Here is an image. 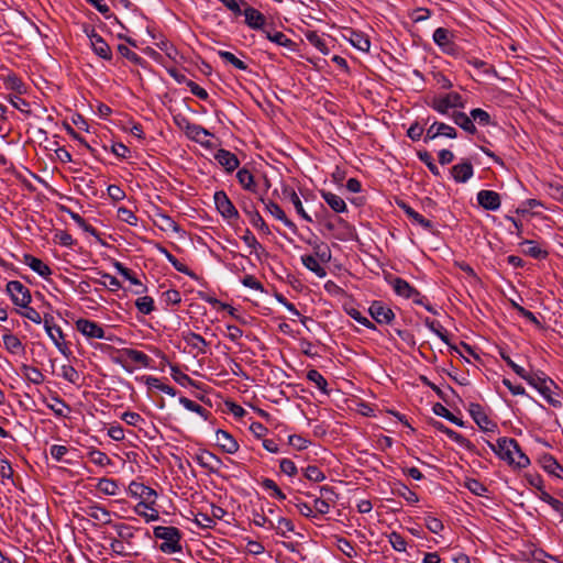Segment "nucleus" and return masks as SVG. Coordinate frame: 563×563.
Masks as SVG:
<instances>
[{
    "instance_id": "54",
    "label": "nucleus",
    "mask_w": 563,
    "mask_h": 563,
    "mask_svg": "<svg viewBox=\"0 0 563 563\" xmlns=\"http://www.w3.org/2000/svg\"><path fill=\"white\" fill-rule=\"evenodd\" d=\"M273 529L276 530L277 534L287 537L288 532H292L295 530V526L291 520L279 517L275 523V528Z\"/></svg>"
},
{
    "instance_id": "26",
    "label": "nucleus",
    "mask_w": 563,
    "mask_h": 563,
    "mask_svg": "<svg viewBox=\"0 0 563 563\" xmlns=\"http://www.w3.org/2000/svg\"><path fill=\"white\" fill-rule=\"evenodd\" d=\"M283 196L286 200L292 203L295 207L297 213L307 222H312L311 217L305 211L302 202L299 198V196L296 194V191L292 188H285L283 190Z\"/></svg>"
},
{
    "instance_id": "34",
    "label": "nucleus",
    "mask_w": 563,
    "mask_h": 563,
    "mask_svg": "<svg viewBox=\"0 0 563 563\" xmlns=\"http://www.w3.org/2000/svg\"><path fill=\"white\" fill-rule=\"evenodd\" d=\"M154 505H146L145 503H139L134 507L136 515L145 519L146 522L156 521L159 519V512L156 510Z\"/></svg>"
},
{
    "instance_id": "51",
    "label": "nucleus",
    "mask_w": 563,
    "mask_h": 563,
    "mask_svg": "<svg viewBox=\"0 0 563 563\" xmlns=\"http://www.w3.org/2000/svg\"><path fill=\"white\" fill-rule=\"evenodd\" d=\"M88 457L90 460V462H92L93 464L98 465V466H108L111 464V460L110 457L104 453V452H101L97 449H92L88 452Z\"/></svg>"
},
{
    "instance_id": "1",
    "label": "nucleus",
    "mask_w": 563,
    "mask_h": 563,
    "mask_svg": "<svg viewBox=\"0 0 563 563\" xmlns=\"http://www.w3.org/2000/svg\"><path fill=\"white\" fill-rule=\"evenodd\" d=\"M489 448L510 466L526 468L530 464L529 457L521 451L518 442L512 438H499L495 444L489 443Z\"/></svg>"
},
{
    "instance_id": "42",
    "label": "nucleus",
    "mask_w": 563,
    "mask_h": 563,
    "mask_svg": "<svg viewBox=\"0 0 563 563\" xmlns=\"http://www.w3.org/2000/svg\"><path fill=\"white\" fill-rule=\"evenodd\" d=\"M219 57L228 63L231 64L233 67L240 70H247L249 66L246 63H244L242 59L238 58L234 54L228 51H218Z\"/></svg>"
},
{
    "instance_id": "4",
    "label": "nucleus",
    "mask_w": 563,
    "mask_h": 563,
    "mask_svg": "<svg viewBox=\"0 0 563 563\" xmlns=\"http://www.w3.org/2000/svg\"><path fill=\"white\" fill-rule=\"evenodd\" d=\"M526 380L528 384L538 389V391L547 399L550 405L553 407H561V401L553 397V380L538 374H530L528 377H526Z\"/></svg>"
},
{
    "instance_id": "25",
    "label": "nucleus",
    "mask_w": 563,
    "mask_h": 563,
    "mask_svg": "<svg viewBox=\"0 0 563 563\" xmlns=\"http://www.w3.org/2000/svg\"><path fill=\"white\" fill-rule=\"evenodd\" d=\"M264 205H265V209L267 212H269L275 219L282 221L287 228H289L292 232L296 231V224L287 218L286 213L284 212V210L275 202L273 201H267L265 202L263 200Z\"/></svg>"
},
{
    "instance_id": "8",
    "label": "nucleus",
    "mask_w": 563,
    "mask_h": 563,
    "mask_svg": "<svg viewBox=\"0 0 563 563\" xmlns=\"http://www.w3.org/2000/svg\"><path fill=\"white\" fill-rule=\"evenodd\" d=\"M54 318L51 314H45L43 318L44 329L49 336V339L54 342L55 346L63 353L66 354L67 346L64 342V334L60 327L56 325L54 322Z\"/></svg>"
},
{
    "instance_id": "29",
    "label": "nucleus",
    "mask_w": 563,
    "mask_h": 563,
    "mask_svg": "<svg viewBox=\"0 0 563 563\" xmlns=\"http://www.w3.org/2000/svg\"><path fill=\"white\" fill-rule=\"evenodd\" d=\"M399 207L404 210V212L415 223L421 225L427 231H431L433 229V224L430 220L426 219L419 212L415 211L410 206L405 202L399 203Z\"/></svg>"
},
{
    "instance_id": "17",
    "label": "nucleus",
    "mask_w": 563,
    "mask_h": 563,
    "mask_svg": "<svg viewBox=\"0 0 563 563\" xmlns=\"http://www.w3.org/2000/svg\"><path fill=\"white\" fill-rule=\"evenodd\" d=\"M368 312L378 323H390L395 318L393 310L382 301H373L368 308Z\"/></svg>"
},
{
    "instance_id": "27",
    "label": "nucleus",
    "mask_w": 563,
    "mask_h": 563,
    "mask_svg": "<svg viewBox=\"0 0 563 563\" xmlns=\"http://www.w3.org/2000/svg\"><path fill=\"white\" fill-rule=\"evenodd\" d=\"M540 464L542 468L550 475H553L558 478H563V466H561L552 455H542L540 457Z\"/></svg>"
},
{
    "instance_id": "15",
    "label": "nucleus",
    "mask_w": 563,
    "mask_h": 563,
    "mask_svg": "<svg viewBox=\"0 0 563 563\" xmlns=\"http://www.w3.org/2000/svg\"><path fill=\"white\" fill-rule=\"evenodd\" d=\"M438 136H446L449 139H455L457 136L456 130L443 122H433L426 132L424 143H428Z\"/></svg>"
},
{
    "instance_id": "52",
    "label": "nucleus",
    "mask_w": 563,
    "mask_h": 563,
    "mask_svg": "<svg viewBox=\"0 0 563 563\" xmlns=\"http://www.w3.org/2000/svg\"><path fill=\"white\" fill-rule=\"evenodd\" d=\"M306 38L312 46H314L322 54L327 55L329 53V48L324 40L317 32H308L306 34Z\"/></svg>"
},
{
    "instance_id": "35",
    "label": "nucleus",
    "mask_w": 563,
    "mask_h": 563,
    "mask_svg": "<svg viewBox=\"0 0 563 563\" xmlns=\"http://www.w3.org/2000/svg\"><path fill=\"white\" fill-rule=\"evenodd\" d=\"M2 340L4 347L9 353L20 354L24 351V346L16 335L9 332L3 334Z\"/></svg>"
},
{
    "instance_id": "44",
    "label": "nucleus",
    "mask_w": 563,
    "mask_h": 563,
    "mask_svg": "<svg viewBox=\"0 0 563 563\" xmlns=\"http://www.w3.org/2000/svg\"><path fill=\"white\" fill-rule=\"evenodd\" d=\"M179 402L189 411L196 412L203 419H208L209 411L203 408L201 405L197 404L196 401L187 398V397H180Z\"/></svg>"
},
{
    "instance_id": "63",
    "label": "nucleus",
    "mask_w": 563,
    "mask_h": 563,
    "mask_svg": "<svg viewBox=\"0 0 563 563\" xmlns=\"http://www.w3.org/2000/svg\"><path fill=\"white\" fill-rule=\"evenodd\" d=\"M21 95L14 93L8 96V101L19 111L30 113V103L20 97Z\"/></svg>"
},
{
    "instance_id": "57",
    "label": "nucleus",
    "mask_w": 563,
    "mask_h": 563,
    "mask_svg": "<svg viewBox=\"0 0 563 563\" xmlns=\"http://www.w3.org/2000/svg\"><path fill=\"white\" fill-rule=\"evenodd\" d=\"M464 486L476 496H485L487 493L486 486L475 478H466Z\"/></svg>"
},
{
    "instance_id": "62",
    "label": "nucleus",
    "mask_w": 563,
    "mask_h": 563,
    "mask_svg": "<svg viewBox=\"0 0 563 563\" xmlns=\"http://www.w3.org/2000/svg\"><path fill=\"white\" fill-rule=\"evenodd\" d=\"M388 541L390 543V545L393 547V549L395 551H398V552H405L406 549H407V542L406 540L404 539V537L401 534H399L398 532H395L393 531L389 536H388Z\"/></svg>"
},
{
    "instance_id": "40",
    "label": "nucleus",
    "mask_w": 563,
    "mask_h": 563,
    "mask_svg": "<svg viewBox=\"0 0 563 563\" xmlns=\"http://www.w3.org/2000/svg\"><path fill=\"white\" fill-rule=\"evenodd\" d=\"M266 38L279 46L292 48L294 42L280 31L264 30Z\"/></svg>"
},
{
    "instance_id": "13",
    "label": "nucleus",
    "mask_w": 563,
    "mask_h": 563,
    "mask_svg": "<svg viewBox=\"0 0 563 563\" xmlns=\"http://www.w3.org/2000/svg\"><path fill=\"white\" fill-rule=\"evenodd\" d=\"M76 329L88 339H106L103 328L92 320L78 319L76 321Z\"/></svg>"
},
{
    "instance_id": "37",
    "label": "nucleus",
    "mask_w": 563,
    "mask_h": 563,
    "mask_svg": "<svg viewBox=\"0 0 563 563\" xmlns=\"http://www.w3.org/2000/svg\"><path fill=\"white\" fill-rule=\"evenodd\" d=\"M521 245L526 247L523 253L532 258L542 260L548 256V252L532 240H525Z\"/></svg>"
},
{
    "instance_id": "19",
    "label": "nucleus",
    "mask_w": 563,
    "mask_h": 563,
    "mask_svg": "<svg viewBox=\"0 0 563 563\" xmlns=\"http://www.w3.org/2000/svg\"><path fill=\"white\" fill-rule=\"evenodd\" d=\"M214 159L225 169L228 173H232L235 170L239 165L240 161L238 159L236 155L233 154L230 151H227L224 148H220L214 154Z\"/></svg>"
},
{
    "instance_id": "3",
    "label": "nucleus",
    "mask_w": 563,
    "mask_h": 563,
    "mask_svg": "<svg viewBox=\"0 0 563 563\" xmlns=\"http://www.w3.org/2000/svg\"><path fill=\"white\" fill-rule=\"evenodd\" d=\"M465 99L455 91L439 95L432 98L430 107L440 114H448L450 109L465 108Z\"/></svg>"
},
{
    "instance_id": "46",
    "label": "nucleus",
    "mask_w": 563,
    "mask_h": 563,
    "mask_svg": "<svg viewBox=\"0 0 563 563\" xmlns=\"http://www.w3.org/2000/svg\"><path fill=\"white\" fill-rule=\"evenodd\" d=\"M53 404H47V407L55 413V416L65 418L70 412V407L60 398H53Z\"/></svg>"
},
{
    "instance_id": "38",
    "label": "nucleus",
    "mask_w": 563,
    "mask_h": 563,
    "mask_svg": "<svg viewBox=\"0 0 563 563\" xmlns=\"http://www.w3.org/2000/svg\"><path fill=\"white\" fill-rule=\"evenodd\" d=\"M301 263L307 269L314 273L320 278L327 275L325 269L320 265L313 255H302Z\"/></svg>"
},
{
    "instance_id": "16",
    "label": "nucleus",
    "mask_w": 563,
    "mask_h": 563,
    "mask_svg": "<svg viewBox=\"0 0 563 563\" xmlns=\"http://www.w3.org/2000/svg\"><path fill=\"white\" fill-rule=\"evenodd\" d=\"M184 342L191 349L195 356L203 355L208 352L209 343L200 335L191 331L183 332Z\"/></svg>"
},
{
    "instance_id": "58",
    "label": "nucleus",
    "mask_w": 563,
    "mask_h": 563,
    "mask_svg": "<svg viewBox=\"0 0 563 563\" xmlns=\"http://www.w3.org/2000/svg\"><path fill=\"white\" fill-rule=\"evenodd\" d=\"M23 369L26 379H29L31 383L40 385L44 382V375L37 367L24 365Z\"/></svg>"
},
{
    "instance_id": "5",
    "label": "nucleus",
    "mask_w": 563,
    "mask_h": 563,
    "mask_svg": "<svg viewBox=\"0 0 563 563\" xmlns=\"http://www.w3.org/2000/svg\"><path fill=\"white\" fill-rule=\"evenodd\" d=\"M7 294L10 296L12 302L18 307H26L32 300L31 292L19 280H11L5 287Z\"/></svg>"
},
{
    "instance_id": "48",
    "label": "nucleus",
    "mask_w": 563,
    "mask_h": 563,
    "mask_svg": "<svg viewBox=\"0 0 563 563\" xmlns=\"http://www.w3.org/2000/svg\"><path fill=\"white\" fill-rule=\"evenodd\" d=\"M261 486L271 493V496L278 499L284 500L286 499V495L282 492V489L277 486V484L271 479V478H264L261 482Z\"/></svg>"
},
{
    "instance_id": "18",
    "label": "nucleus",
    "mask_w": 563,
    "mask_h": 563,
    "mask_svg": "<svg viewBox=\"0 0 563 563\" xmlns=\"http://www.w3.org/2000/svg\"><path fill=\"white\" fill-rule=\"evenodd\" d=\"M452 33L444 27H438L433 32L434 43L442 49L443 53L454 54L455 44L452 41Z\"/></svg>"
},
{
    "instance_id": "2",
    "label": "nucleus",
    "mask_w": 563,
    "mask_h": 563,
    "mask_svg": "<svg viewBox=\"0 0 563 563\" xmlns=\"http://www.w3.org/2000/svg\"><path fill=\"white\" fill-rule=\"evenodd\" d=\"M156 539L163 540L159 550L166 554H174L181 551V532L173 526H157L153 529Z\"/></svg>"
},
{
    "instance_id": "30",
    "label": "nucleus",
    "mask_w": 563,
    "mask_h": 563,
    "mask_svg": "<svg viewBox=\"0 0 563 563\" xmlns=\"http://www.w3.org/2000/svg\"><path fill=\"white\" fill-rule=\"evenodd\" d=\"M394 291L404 298L409 299L411 295H418V290L413 288L407 280L396 277L391 280Z\"/></svg>"
},
{
    "instance_id": "41",
    "label": "nucleus",
    "mask_w": 563,
    "mask_h": 563,
    "mask_svg": "<svg viewBox=\"0 0 563 563\" xmlns=\"http://www.w3.org/2000/svg\"><path fill=\"white\" fill-rule=\"evenodd\" d=\"M350 43L361 52H368L371 47L368 37L360 32H351Z\"/></svg>"
},
{
    "instance_id": "53",
    "label": "nucleus",
    "mask_w": 563,
    "mask_h": 563,
    "mask_svg": "<svg viewBox=\"0 0 563 563\" xmlns=\"http://www.w3.org/2000/svg\"><path fill=\"white\" fill-rule=\"evenodd\" d=\"M346 313L354 319L360 324L371 329L375 330L376 327L373 322H371L366 317H364L356 308L354 307H345Z\"/></svg>"
},
{
    "instance_id": "24",
    "label": "nucleus",
    "mask_w": 563,
    "mask_h": 563,
    "mask_svg": "<svg viewBox=\"0 0 563 563\" xmlns=\"http://www.w3.org/2000/svg\"><path fill=\"white\" fill-rule=\"evenodd\" d=\"M452 176L456 183H466L473 177L474 169L470 162L465 161L456 164L451 169Z\"/></svg>"
},
{
    "instance_id": "39",
    "label": "nucleus",
    "mask_w": 563,
    "mask_h": 563,
    "mask_svg": "<svg viewBox=\"0 0 563 563\" xmlns=\"http://www.w3.org/2000/svg\"><path fill=\"white\" fill-rule=\"evenodd\" d=\"M122 354L131 362L136 363L143 367H147L150 365L151 358L142 351L124 349L122 350Z\"/></svg>"
},
{
    "instance_id": "47",
    "label": "nucleus",
    "mask_w": 563,
    "mask_h": 563,
    "mask_svg": "<svg viewBox=\"0 0 563 563\" xmlns=\"http://www.w3.org/2000/svg\"><path fill=\"white\" fill-rule=\"evenodd\" d=\"M244 211L249 214L250 222L254 228L261 230L265 234H269L268 225L265 223L262 216L256 210H247L246 208H244Z\"/></svg>"
},
{
    "instance_id": "60",
    "label": "nucleus",
    "mask_w": 563,
    "mask_h": 563,
    "mask_svg": "<svg viewBox=\"0 0 563 563\" xmlns=\"http://www.w3.org/2000/svg\"><path fill=\"white\" fill-rule=\"evenodd\" d=\"M135 306L143 314H150L154 310V300L152 297L143 296L136 299Z\"/></svg>"
},
{
    "instance_id": "23",
    "label": "nucleus",
    "mask_w": 563,
    "mask_h": 563,
    "mask_svg": "<svg viewBox=\"0 0 563 563\" xmlns=\"http://www.w3.org/2000/svg\"><path fill=\"white\" fill-rule=\"evenodd\" d=\"M23 263L45 279L52 275V269L49 266L46 265L42 260L31 254H24Z\"/></svg>"
},
{
    "instance_id": "61",
    "label": "nucleus",
    "mask_w": 563,
    "mask_h": 563,
    "mask_svg": "<svg viewBox=\"0 0 563 563\" xmlns=\"http://www.w3.org/2000/svg\"><path fill=\"white\" fill-rule=\"evenodd\" d=\"M433 412L437 415V416H440V417H443L448 420H450L451 422L457 424V426H462V421L456 418L448 408H445L443 405L441 404H435L433 406Z\"/></svg>"
},
{
    "instance_id": "49",
    "label": "nucleus",
    "mask_w": 563,
    "mask_h": 563,
    "mask_svg": "<svg viewBox=\"0 0 563 563\" xmlns=\"http://www.w3.org/2000/svg\"><path fill=\"white\" fill-rule=\"evenodd\" d=\"M100 275V279H95V283L102 285L104 287H109L111 290H118L121 288V283L119 279L108 273L98 272Z\"/></svg>"
},
{
    "instance_id": "22",
    "label": "nucleus",
    "mask_w": 563,
    "mask_h": 563,
    "mask_svg": "<svg viewBox=\"0 0 563 563\" xmlns=\"http://www.w3.org/2000/svg\"><path fill=\"white\" fill-rule=\"evenodd\" d=\"M242 14L245 16V23L253 30H260L265 24V16L247 3L242 10Z\"/></svg>"
},
{
    "instance_id": "11",
    "label": "nucleus",
    "mask_w": 563,
    "mask_h": 563,
    "mask_svg": "<svg viewBox=\"0 0 563 563\" xmlns=\"http://www.w3.org/2000/svg\"><path fill=\"white\" fill-rule=\"evenodd\" d=\"M82 511L86 516L101 525H112L111 512L98 503L90 501Z\"/></svg>"
},
{
    "instance_id": "36",
    "label": "nucleus",
    "mask_w": 563,
    "mask_h": 563,
    "mask_svg": "<svg viewBox=\"0 0 563 563\" xmlns=\"http://www.w3.org/2000/svg\"><path fill=\"white\" fill-rule=\"evenodd\" d=\"M321 196L333 211H335V212L346 211V203L340 196H338L333 192H330V191H322Z\"/></svg>"
},
{
    "instance_id": "59",
    "label": "nucleus",
    "mask_w": 563,
    "mask_h": 563,
    "mask_svg": "<svg viewBox=\"0 0 563 563\" xmlns=\"http://www.w3.org/2000/svg\"><path fill=\"white\" fill-rule=\"evenodd\" d=\"M108 539L110 540L109 549L113 554H115L118 556H128L129 555L130 552L128 550V544H125L122 541L117 540L115 538L109 537Z\"/></svg>"
},
{
    "instance_id": "32",
    "label": "nucleus",
    "mask_w": 563,
    "mask_h": 563,
    "mask_svg": "<svg viewBox=\"0 0 563 563\" xmlns=\"http://www.w3.org/2000/svg\"><path fill=\"white\" fill-rule=\"evenodd\" d=\"M452 119L454 121V123L456 125H459L461 129H463L465 132L470 133V134H475L476 133V126L473 122V119L471 117V114H466L464 112H454L452 114Z\"/></svg>"
},
{
    "instance_id": "10",
    "label": "nucleus",
    "mask_w": 563,
    "mask_h": 563,
    "mask_svg": "<svg viewBox=\"0 0 563 563\" xmlns=\"http://www.w3.org/2000/svg\"><path fill=\"white\" fill-rule=\"evenodd\" d=\"M470 413L476 424L485 432H495L497 430V424L488 418L485 413L483 407L479 404H471L470 405Z\"/></svg>"
},
{
    "instance_id": "21",
    "label": "nucleus",
    "mask_w": 563,
    "mask_h": 563,
    "mask_svg": "<svg viewBox=\"0 0 563 563\" xmlns=\"http://www.w3.org/2000/svg\"><path fill=\"white\" fill-rule=\"evenodd\" d=\"M477 202L486 210L495 211L500 207V196L493 190H481L477 192Z\"/></svg>"
},
{
    "instance_id": "33",
    "label": "nucleus",
    "mask_w": 563,
    "mask_h": 563,
    "mask_svg": "<svg viewBox=\"0 0 563 563\" xmlns=\"http://www.w3.org/2000/svg\"><path fill=\"white\" fill-rule=\"evenodd\" d=\"M113 529L115 530L119 541L128 544L129 548L132 547V539L134 538V528L132 526L125 523H112Z\"/></svg>"
},
{
    "instance_id": "7",
    "label": "nucleus",
    "mask_w": 563,
    "mask_h": 563,
    "mask_svg": "<svg viewBox=\"0 0 563 563\" xmlns=\"http://www.w3.org/2000/svg\"><path fill=\"white\" fill-rule=\"evenodd\" d=\"M214 203L217 210L221 213L223 218L227 220H238L239 212L232 201L229 199L228 195L224 191H216L214 192Z\"/></svg>"
},
{
    "instance_id": "45",
    "label": "nucleus",
    "mask_w": 563,
    "mask_h": 563,
    "mask_svg": "<svg viewBox=\"0 0 563 563\" xmlns=\"http://www.w3.org/2000/svg\"><path fill=\"white\" fill-rule=\"evenodd\" d=\"M4 86L7 89L15 91L19 95L26 92L24 82L15 75H8L4 79Z\"/></svg>"
},
{
    "instance_id": "31",
    "label": "nucleus",
    "mask_w": 563,
    "mask_h": 563,
    "mask_svg": "<svg viewBox=\"0 0 563 563\" xmlns=\"http://www.w3.org/2000/svg\"><path fill=\"white\" fill-rule=\"evenodd\" d=\"M98 492L107 496H115L120 493V485L112 478H100L96 485Z\"/></svg>"
},
{
    "instance_id": "43",
    "label": "nucleus",
    "mask_w": 563,
    "mask_h": 563,
    "mask_svg": "<svg viewBox=\"0 0 563 563\" xmlns=\"http://www.w3.org/2000/svg\"><path fill=\"white\" fill-rule=\"evenodd\" d=\"M236 178L239 184L246 190L253 191L255 189V180L252 173L246 168H241Z\"/></svg>"
},
{
    "instance_id": "12",
    "label": "nucleus",
    "mask_w": 563,
    "mask_h": 563,
    "mask_svg": "<svg viewBox=\"0 0 563 563\" xmlns=\"http://www.w3.org/2000/svg\"><path fill=\"white\" fill-rule=\"evenodd\" d=\"M86 33L95 54L103 59L110 60L112 58V52L108 43L98 33H96L93 29L86 30Z\"/></svg>"
},
{
    "instance_id": "20",
    "label": "nucleus",
    "mask_w": 563,
    "mask_h": 563,
    "mask_svg": "<svg viewBox=\"0 0 563 563\" xmlns=\"http://www.w3.org/2000/svg\"><path fill=\"white\" fill-rule=\"evenodd\" d=\"M216 441L218 446L225 453L234 454L239 450L236 440L225 430H217Z\"/></svg>"
},
{
    "instance_id": "6",
    "label": "nucleus",
    "mask_w": 563,
    "mask_h": 563,
    "mask_svg": "<svg viewBox=\"0 0 563 563\" xmlns=\"http://www.w3.org/2000/svg\"><path fill=\"white\" fill-rule=\"evenodd\" d=\"M128 494L131 497L141 499L140 503H145L146 505H155L157 498V493L153 488L137 482L130 483Z\"/></svg>"
},
{
    "instance_id": "28",
    "label": "nucleus",
    "mask_w": 563,
    "mask_h": 563,
    "mask_svg": "<svg viewBox=\"0 0 563 563\" xmlns=\"http://www.w3.org/2000/svg\"><path fill=\"white\" fill-rule=\"evenodd\" d=\"M186 134L194 140L195 142H198L202 145L207 143L206 139L211 136V133L202 128L201 125L195 124V123H188L186 126Z\"/></svg>"
},
{
    "instance_id": "9",
    "label": "nucleus",
    "mask_w": 563,
    "mask_h": 563,
    "mask_svg": "<svg viewBox=\"0 0 563 563\" xmlns=\"http://www.w3.org/2000/svg\"><path fill=\"white\" fill-rule=\"evenodd\" d=\"M336 495L329 486L320 488V497L313 501V510L319 515H327L330 511L331 505L335 503Z\"/></svg>"
},
{
    "instance_id": "56",
    "label": "nucleus",
    "mask_w": 563,
    "mask_h": 563,
    "mask_svg": "<svg viewBox=\"0 0 563 563\" xmlns=\"http://www.w3.org/2000/svg\"><path fill=\"white\" fill-rule=\"evenodd\" d=\"M424 324L426 327L432 331L433 333H435L444 343H449V338H448V334H446V331L444 330V328L440 324V322L438 321H434V320H431L429 318H427L424 320Z\"/></svg>"
},
{
    "instance_id": "14",
    "label": "nucleus",
    "mask_w": 563,
    "mask_h": 563,
    "mask_svg": "<svg viewBox=\"0 0 563 563\" xmlns=\"http://www.w3.org/2000/svg\"><path fill=\"white\" fill-rule=\"evenodd\" d=\"M194 460L209 473H218L222 466V461L212 452L200 450Z\"/></svg>"
},
{
    "instance_id": "64",
    "label": "nucleus",
    "mask_w": 563,
    "mask_h": 563,
    "mask_svg": "<svg viewBox=\"0 0 563 563\" xmlns=\"http://www.w3.org/2000/svg\"><path fill=\"white\" fill-rule=\"evenodd\" d=\"M471 117L473 119V122L475 121L479 125L485 126L490 124V114L481 108L471 110Z\"/></svg>"
},
{
    "instance_id": "55",
    "label": "nucleus",
    "mask_w": 563,
    "mask_h": 563,
    "mask_svg": "<svg viewBox=\"0 0 563 563\" xmlns=\"http://www.w3.org/2000/svg\"><path fill=\"white\" fill-rule=\"evenodd\" d=\"M60 375L65 380L71 384H78L80 380V374L74 366L68 364H65L60 367Z\"/></svg>"
},
{
    "instance_id": "50",
    "label": "nucleus",
    "mask_w": 563,
    "mask_h": 563,
    "mask_svg": "<svg viewBox=\"0 0 563 563\" xmlns=\"http://www.w3.org/2000/svg\"><path fill=\"white\" fill-rule=\"evenodd\" d=\"M307 378L309 382L313 383L318 389H320L322 393L327 394V379L317 371V369H309L307 372Z\"/></svg>"
}]
</instances>
